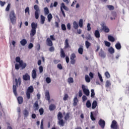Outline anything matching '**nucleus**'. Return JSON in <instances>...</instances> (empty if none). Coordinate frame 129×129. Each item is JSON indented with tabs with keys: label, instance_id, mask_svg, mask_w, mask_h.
Returning a JSON list of instances; mask_svg holds the SVG:
<instances>
[{
	"label": "nucleus",
	"instance_id": "3",
	"mask_svg": "<svg viewBox=\"0 0 129 129\" xmlns=\"http://www.w3.org/2000/svg\"><path fill=\"white\" fill-rule=\"evenodd\" d=\"M9 17L12 25H15L17 23V17L15 11L11 10L9 12Z\"/></svg>",
	"mask_w": 129,
	"mask_h": 129
},
{
	"label": "nucleus",
	"instance_id": "46",
	"mask_svg": "<svg viewBox=\"0 0 129 129\" xmlns=\"http://www.w3.org/2000/svg\"><path fill=\"white\" fill-rule=\"evenodd\" d=\"M68 81L69 83H73L74 82V80H73V78L70 77L68 79Z\"/></svg>",
	"mask_w": 129,
	"mask_h": 129
},
{
	"label": "nucleus",
	"instance_id": "40",
	"mask_svg": "<svg viewBox=\"0 0 129 129\" xmlns=\"http://www.w3.org/2000/svg\"><path fill=\"white\" fill-rule=\"evenodd\" d=\"M107 8H108L109 11H113L114 10V7L112 5H107Z\"/></svg>",
	"mask_w": 129,
	"mask_h": 129
},
{
	"label": "nucleus",
	"instance_id": "24",
	"mask_svg": "<svg viewBox=\"0 0 129 129\" xmlns=\"http://www.w3.org/2000/svg\"><path fill=\"white\" fill-rule=\"evenodd\" d=\"M20 44L22 46H26L27 44V40L23 39L20 41Z\"/></svg>",
	"mask_w": 129,
	"mask_h": 129
},
{
	"label": "nucleus",
	"instance_id": "4",
	"mask_svg": "<svg viewBox=\"0 0 129 129\" xmlns=\"http://www.w3.org/2000/svg\"><path fill=\"white\" fill-rule=\"evenodd\" d=\"M63 115L61 112H59L57 114V119H58V123L61 126H64L65 125V122L63 120Z\"/></svg>",
	"mask_w": 129,
	"mask_h": 129
},
{
	"label": "nucleus",
	"instance_id": "20",
	"mask_svg": "<svg viewBox=\"0 0 129 129\" xmlns=\"http://www.w3.org/2000/svg\"><path fill=\"white\" fill-rule=\"evenodd\" d=\"M13 92H14L15 96H18V93H17V86L13 85Z\"/></svg>",
	"mask_w": 129,
	"mask_h": 129
},
{
	"label": "nucleus",
	"instance_id": "19",
	"mask_svg": "<svg viewBox=\"0 0 129 129\" xmlns=\"http://www.w3.org/2000/svg\"><path fill=\"white\" fill-rule=\"evenodd\" d=\"M45 98L46 100L50 101V93H49V91L45 92Z\"/></svg>",
	"mask_w": 129,
	"mask_h": 129
},
{
	"label": "nucleus",
	"instance_id": "11",
	"mask_svg": "<svg viewBox=\"0 0 129 129\" xmlns=\"http://www.w3.org/2000/svg\"><path fill=\"white\" fill-rule=\"evenodd\" d=\"M31 76L33 79L37 78V69H34L31 73Z\"/></svg>",
	"mask_w": 129,
	"mask_h": 129
},
{
	"label": "nucleus",
	"instance_id": "33",
	"mask_svg": "<svg viewBox=\"0 0 129 129\" xmlns=\"http://www.w3.org/2000/svg\"><path fill=\"white\" fill-rule=\"evenodd\" d=\"M85 46L87 49H88L90 46H91V43L89 42L88 40L85 41Z\"/></svg>",
	"mask_w": 129,
	"mask_h": 129
},
{
	"label": "nucleus",
	"instance_id": "51",
	"mask_svg": "<svg viewBox=\"0 0 129 129\" xmlns=\"http://www.w3.org/2000/svg\"><path fill=\"white\" fill-rule=\"evenodd\" d=\"M61 30L62 31H66V25L64 24H62L61 25Z\"/></svg>",
	"mask_w": 129,
	"mask_h": 129
},
{
	"label": "nucleus",
	"instance_id": "22",
	"mask_svg": "<svg viewBox=\"0 0 129 129\" xmlns=\"http://www.w3.org/2000/svg\"><path fill=\"white\" fill-rule=\"evenodd\" d=\"M96 106H97V101L94 100L93 101L92 104V109H94Z\"/></svg>",
	"mask_w": 129,
	"mask_h": 129
},
{
	"label": "nucleus",
	"instance_id": "12",
	"mask_svg": "<svg viewBox=\"0 0 129 129\" xmlns=\"http://www.w3.org/2000/svg\"><path fill=\"white\" fill-rule=\"evenodd\" d=\"M98 124L100 125L102 128H104V126H105V121L102 119H100L98 122Z\"/></svg>",
	"mask_w": 129,
	"mask_h": 129
},
{
	"label": "nucleus",
	"instance_id": "16",
	"mask_svg": "<svg viewBox=\"0 0 129 129\" xmlns=\"http://www.w3.org/2000/svg\"><path fill=\"white\" fill-rule=\"evenodd\" d=\"M30 76L28 74H25L23 76V79L25 81H27L28 80H30Z\"/></svg>",
	"mask_w": 129,
	"mask_h": 129
},
{
	"label": "nucleus",
	"instance_id": "58",
	"mask_svg": "<svg viewBox=\"0 0 129 129\" xmlns=\"http://www.w3.org/2000/svg\"><path fill=\"white\" fill-rule=\"evenodd\" d=\"M86 40H89V41H91L92 40V38H91V35L90 34H89L88 36L86 37Z\"/></svg>",
	"mask_w": 129,
	"mask_h": 129
},
{
	"label": "nucleus",
	"instance_id": "64",
	"mask_svg": "<svg viewBox=\"0 0 129 129\" xmlns=\"http://www.w3.org/2000/svg\"><path fill=\"white\" fill-rule=\"evenodd\" d=\"M67 98H68V94H66L63 97V100H67Z\"/></svg>",
	"mask_w": 129,
	"mask_h": 129
},
{
	"label": "nucleus",
	"instance_id": "63",
	"mask_svg": "<svg viewBox=\"0 0 129 129\" xmlns=\"http://www.w3.org/2000/svg\"><path fill=\"white\" fill-rule=\"evenodd\" d=\"M89 75L91 79H92V78H93V77H94V74H93V73H92V72H90V73L89 74Z\"/></svg>",
	"mask_w": 129,
	"mask_h": 129
},
{
	"label": "nucleus",
	"instance_id": "17",
	"mask_svg": "<svg viewBox=\"0 0 129 129\" xmlns=\"http://www.w3.org/2000/svg\"><path fill=\"white\" fill-rule=\"evenodd\" d=\"M17 100L18 101V103L19 104H22L23 102H24V99L23 98V97L22 96H19L17 98Z\"/></svg>",
	"mask_w": 129,
	"mask_h": 129
},
{
	"label": "nucleus",
	"instance_id": "48",
	"mask_svg": "<svg viewBox=\"0 0 129 129\" xmlns=\"http://www.w3.org/2000/svg\"><path fill=\"white\" fill-rule=\"evenodd\" d=\"M39 112L40 115H43L44 113V109H43V108H41L40 109H39Z\"/></svg>",
	"mask_w": 129,
	"mask_h": 129
},
{
	"label": "nucleus",
	"instance_id": "37",
	"mask_svg": "<svg viewBox=\"0 0 129 129\" xmlns=\"http://www.w3.org/2000/svg\"><path fill=\"white\" fill-rule=\"evenodd\" d=\"M44 12L45 15H49V9L47 7H45L44 8Z\"/></svg>",
	"mask_w": 129,
	"mask_h": 129
},
{
	"label": "nucleus",
	"instance_id": "62",
	"mask_svg": "<svg viewBox=\"0 0 129 129\" xmlns=\"http://www.w3.org/2000/svg\"><path fill=\"white\" fill-rule=\"evenodd\" d=\"M33 47H34V44H33V43H29V44L28 45V48L32 49V48H33Z\"/></svg>",
	"mask_w": 129,
	"mask_h": 129
},
{
	"label": "nucleus",
	"instance_id": "57",
	"mask_svg": "<svg viewBox=\"0 0 129 129\" xmlns=\"http://www.w3.org/2000/svg\"><path fill=\"white\" fill-rule=\"evenodd\" d=\"M49 51L50 52H54L55 51V48H54L53 46H50V47L49 48Z\"/></svg>",
	"mask_w": 129,
	"mask_h": 129
},
{
	"label": "nucleus",
	"instance_id": "43",
	"mask_svg": "<svg viewBox=\"0 0 129 129\" xmlns=\"http://www.w3.org/2000/svg\"><path fill=\"white\" fill-rule=\"evenodd\" d=\"M108 51L109 52L110 54H113V53H114V49L112 47H110L109 48Z\"/></svg>",
	"mask_w": 129,
	"mask_h": 129
},
{
	"label": "nucleus",
	"instance_id": "2",
	"mask_svg": "<svg viewBox=\"0 0 129 129\" xmlns=\"http://www.w3.org/2000/svg\"><path fill=\"white\" fill-rule=\"evenodd\" d=\"M37 27H38V24L33 22L31 24V30L30 31V37H31V42H32V40H34V38H33V37H34L35 36V35H36V28H37Z\"/></svg>",
	"mask_w": 129,
	"mask_h": 129
},
{
	"label": "nucleus",
	"instance_id": "32",
	"mask_svg": "<svg viewBox=\"0 0 129 129\" xmlns=\"http://www.w3.org/2000/svg\"><path fill=\"white\" fill-rule=\"evenodd\" d=\"M34 106L35 107V110H38L39 109V102H38V101H35Z\"/></svg>",
	"mask_w": 129,
	"mask_h": 129
},
{
	"label": "nucleus",
	"instance_id": "61",
	"mask_svg": "<svg viewBox=\"0 0 129 129\" xmlns=\"http://www.w3.org/2000/svg\"><path fill=\"white\" fill-rule=\"evenodd\" d=\"M50 39H51V41H55L56 40V39L54 37V35H50Z\"/></svg>",
	"mask_w": 129,
	"mask_h": 129
},
{
	"label": "nucleus",
	"instance_id": "55",
	"mask_svg": "<svg viewBox=\"0 0 129 129\" xmlns=\"http://www.w3.org/2000/svg\"><path fill=\"white\" fill-rule=\"evenodd\" d=\"M38 69L39 70V73H43V70L42 66H39Z\"/></svg>",
	"mask_w": 129,
	"mask_h": 129
},
{
	"label": "nucleus",
	"instance_id": "27",
	"mask_svg": "<svg viewBox=\"0 0 129 129\" xmlns=\"http://www.w3.org/2000/svg\"><path fill=\"white\" fill-rule=\"evenodd\" d=\"M108 39L109 40V41H110V42H114V41H115V39H114V37H113V36H111V35H108Z\"/></svg>",
	"mask_w": 129,
	"mask_h": 129
},
{
	"label": "nucleus",
	"instance_id": "56",
	"mask_svg": "<svg viewBox=\"0 0 129 129\" xmlns=\"http://www.w3.org/2000/svg\"><path fill=\"white\" fill-rule=\"evenodd\" d=\"M57 67L58 69H59V70H62V69H63V67H62V64H61V63H58Z\"/></svg>",
	"mask_w": 129,
	"mask_h": 129
},
{
	"label": "nucleus",
	"instance_id": "41",
	"mask_svg": "<svg viewBox=\"0 0 129 129\" xmlns=\"http://www.w3.org/2000/svg\"><path fill=\"white\" fill-rule=\"evenodd\" d=\"M85 80L87 83H89V82H90V78H89V76L87 75L85 76Z\"/></svg>",
	"mask_w": 129,
	"mask_h": 129
},
{
	"label": "nucleus",
	"instance_id": "14",
	"mask_svg": "<svg viewBox=\"0 0 129 129\" xmlns=\"http://www.w3.org/2000/svg\"><path fill=\"white\" fill-rule=\"evenodd\" d=\"M15 83L16 85V86H18V85H21L22 84V79L21 78H19L18 80L17 79H15Z\"/></svg>",
	"mask_w": 129,
	"mask_h": 129
},
{
	"label": "nucleus",
	"instance_id": "45",
	"mask_svg": "<svg viewBox=\"0 0 129 129\" xmlns=\"http://www.w3.org/2000/svg\"><path fill=\"white\" fill-rule=\"evenodd\" d=\"M11 9V4L9 3L6 8V11L9 12Z\"/></svg>",
	"mask_w": 129,
	"mask_h": 129
},
{
	"label": "nucleus",
	"instance_id": "52",
	"mask_svg": "<svg viewBox=\"0 0 129 129\" xmlns=\"http://www.w3.org/2000/svg\"><path fill=\"white\" fill-rule=\"evenodd\" d=\"M45 81L48 84H49V83H51V78L49 77L46 78L45 79Z\"/></svg>",
	"mask_w": 129,
	"mask_h": 129
},
{
	"label": "nucleus",
	"instance_id": "8",
	"mask_svg": "<svg viewBox=\"0 0 129 129\" xmlns=\"http://www.w3.org/2000/svg\"><path fill=\"white\" fill-rule=\"evenodd\" d=\"M71 64L74 65L76 63V54L73 53L70 56Z\"/></svg>",
	"mask_w": 129,
	"mask_h": 129
},
{
	"label": "nucleus",
	"instance_id": "18",
	"mask_svg": "<svg viewBox=\"0 0 129 129\" xmlns=\"http://www.w3.org/2000/svg\"><path fill=\"white\" fill-rule=\"evenodd\" d=\"M60 57L61 58H65L66 57V54H65V52L62 48H60Z\"/></svg>",
	"mask_w": 129,
	"mask_h": 129
},
{
	"label": "nucleus",
	"instance_id": "44",
	"mask_svg": "<svg viewBox=\"0 0 129 129\" xmlns=\"http://www.w3.org/2000/svg\"><path fill=\"white\" fill-rule=\"evenodd\" d=\"M91 97H92V98H94V95H95V93H94V90H91Z\"/></svg>",
	"mask_w": 129,
	"mask_h": 129
},
{
	"label": "nucleus",
	"instance_id": "36",
	"mask_svg": "<svg viewBox=\"0 0 129 129\" xmlns=\"http://www.w3.org/2000/svg\"><path fill=\"white\" fill-rule=\"evenodd\" d=\"M69 118H70V112H68L64 116V119L65 120H68Z\"/></svg>",
	"mask_w": 129,
	"mask_h": 129
},
{
	"label": "nucleus",
	"instance_id": "5",
	"mask_svg": "<svg viewBox=\"0 0 129 129\" xmlns=\"http://www.w3.org/2000/svg\"><path fill=\"white\" fill-rule=\"evenodd\" d=\"M33 92L34 87H33V86H30L28 87L26 91V96L28 99H30L31 98V93H33Z\"/></svg>",
	"mask_w": 129,
	"mask_h": 129
},
{
	"label": "nucleus",
	"instance_id": "47",
	"mask_svg": "<svg viewBox=\"0 0 129 129\" xmlns=\"http://www.w3.org/2000/svg\"><path fill=\"white\" fill-rule=\"evenodd\" d=\"M105 76L108 79V78H110V74H109V73L108 72H106L105 73Z\"/></svg>",
	"mask_w": 129,
	"mask_h": 129
},
{
	"label": "nucleus",
	"instance_id": "31",
	"mask_svg": "<svg viewBox=\"0 0 129 129\" xmlns=\"http://www.w3.org/2000/svg\"><path fill=\"white\" fill-rule=\"evenodd\" d=\"M111 85V83H110V81L109 80H107L106 82V84H105V87H106V88H108V87H109V86H110Z\"/></svg>",
	"mask_w": 129,
	"mask_h": 129
},
{
	"label": "nucleus",
	"instance_id": "30",
	"mask_svg": "<svg viewBox=\"0 0 129 129\" xmlns=\"http://www.w3.org/2000/svg\"><path fill=\"white\" fill-rule=\"evenodd\" d=\"M56 109V106L54 104H51L49 107V110L53 111L54 109Z\"/></svg>",
	"mask_w": 129,
	"mask_h": 129
},
{
	"label": "nucleus",
	"instance_id": "26",
	"mask_svg": "<svg viewBox=\"0 0 129 129\" xmlns=\"http://www.w3.org/2000/svg\"><path fill=\"white\" fill-rule=\"evenodd\" d=\"M115 47L117 50H120L121 49V45H120V43L119 42H117L115 45Z\"/></svg>",
	"mask_w": 129,
	"mask_h": 129
},
{
	"label": "nucleus",
	"instance_id": "34",
	"mask_svg": "<svg viewBox=\"0 0 129 129\" xmlns=\"http://www.w3.org/2000/svg\"><path fill=\"white\" fill-rule=\"evenodd\" d=\"M23 114L24 115L25 117H27V116L29 115V111H28V110L25 109L23 111Z\"/></svg>",
	"mask_w": 129,
	"mask_h": 129
},
{
	"label": "nucleus",
	"instance_id": "49",
	"mask_svg": "<svg viewBox=\"0 0 129 129\" xmlns=\"http://www.w3.org/2000/svg\"><path fill=\"white\" fill-rule=\"evenodd\" d=\"M36 49H37V51H40L41 49V45H40V44L37 43L36 44Z\"/></svg>",
	"mask_w": 129,
	"mask_h": 129
},
{
	"label": "nucleus",
	"instance_id": "6",
	"mask_svg": "<svg viewBox=\"0 0 129 129\" xmlns=\"http://www.w3.org/2000/svg\"><path fill=\"white\" fill-rule=\"evenodd\" d=\"M34 9L35 10L34 12L35 18L36 20L39 19V14H40V8H39V6L35 5L34 6Z\"/></svg>",
	"mask_w": 129,
	"mask_h": 129
},
{
	"label": "nucleus",
	"instance_id": "29",
	"mask_svg": "<svg viewBox=\"0 0 129 129\" xmlns=\"http://www.w3.org/2000/svg\"><path fill=\"white\" fill-rule=\"evenodd\" d=\"M47 19H48V22H49V23H50V22H51V20H52L53 19V16L52 15V14L51 13H49L48 14Z\"/></svg>",
	"mask_w": 129,
	"mask_h": 129
},
{
	"label": "nucleus",
	"instance_id": "38",
	"mask_svg": "<svg viewBox=\"0 0 129 129\" xmlns=\"http://www.w3.org/2000/svg\"><path fill=\"white\" fill-rule=\"evenodd\" d=\"M77 102H78V99H77V97H75L74 99L73 105L76 106V105H77Z\"/></svg>",
	"mask_w": 129,
	"mask_h": 129
},
{
	"label": "nucleus",
	"instance_id": "25",
	"mask_svg": "<svg viewBox=\"0 0 129 129\" xmlns=\"http://www.w3.org/2000/svg\"><path fill=\"white\" fill-rule=\"evenodd\" d=\"M94 35L96 38H100V33H99V31L98 30H96L95 31Z\"/></svg>",
	"mask_w": 129,
	"mask_h": 129
},
{
	"label": "nucleus",
	"instance_id": "28",
	"mask_svg": "<svg viewBox=\"0 0 129 129\" xmlns=\"http://www.w3.org/2000/svg\"><path fill=\"white\" fill-rule=\"evenodd\" d=\"M40 18V23L43 25L45 23V16L41 15Z\"/></svg>",
	"mask_w": 129,
	"mask_h": 129
},
{
	"label": "nucleus",
	"instance_id": "35",
	"mask_svg": "<svg viewBox=\"0 0 129 129\" xmlns=\"http://www.w3.org/2000/svg\"><path fill=\"white\" fill-rule=\"evenodd\" d=\"M79 26L80 28L83 27V19H80L79 21Z\"/></svg>",
	"mask_w": 129,
	"mask_h": 129
},
{
	"label": "nucleus",
	"instance_id": "13",
	"mask_svg": "<svg viewBox=\"0 0 129 129\" xmlns=\"http://www.w3.org/2000/svg\"><path fill=\"white\" fill-rule=\"evenodd\" d=\"M46 45L49 47H52V46H53V41L51 40L50 38H47L46 39Z\"/></svg>",
	"mask_w": 129,
	"mask_h": 129
},
{
	"label": "nucleus",
	"instance_id": "54",
	"mask_svg": "<svg viewBox=\"0 0 129 129\" xmlns=\"http://www.w3.org/2000/svg\"><path fill=\"white\" fill-rule=\"evenodd\" d=\"M91 119L93 121H94V120H95L96 119L95 118V117H94V116L93 115V112H91Z\"/></svg>",
	"mask_w": 129,
	"mask_h": 129
},
{
	"label": "nucleus",
	"instance_id": "53",
	"mask_svg": "<svg viewBox=\"0 0 129 129\" xmlns=\"http://www.w3.org/2000/svg\"><path fill=\"white\" fill-rule=\"evenodd\" d=\"M25 14L28 13V15H30V8L27 7L25 10Z\"/></svg>",
	"mask_w": 129,
	"mask_h": 129
},
{
	"label": "nucleus",
	"instance_id": "23",
	"mask_svg": "<svg viewBox=\"0 0 129 129\" xmlns=\"http://www.w3.org/2000/svg\"><path fill=\"white\" fill-rule=\"evenodd\" d=\"M73 27L75 30H77L79 28V25H78V23L76 21L73 22Z\"/></svg>",
	"mask_w": 129,
	"mask_h": 129
},
{
	"label": "nucleus",
	"instance_id": "39",
	"mask_svg": "<svg viewBox=\"0 0 129 129\" xmlns=\"http://www.w3.org/2000/svg\"><path fill=\"white\" fill-rule=\"evenodd\" d=\"M86 105L88 108L91 107V103L90 102V101L89 100L87 101Z\"/></svg>",
	"mask_w": 129,
	"mask_h": 129
},
{
	"label": "nucleus",
	"instance_id": "60",
	"mask_svg": "<svg viewBox=\"0 0 129 129\" xmlns=\"http://www.w3.org/2000/svg\"><path fill=\"white\" fill-rule=\"evenodd\" d=\"M105 45L106 47H110V42L108 41H105Z\"/></svg>",
	"mask_w": 129,
	"mask_h": 129
},
{
	"label": "nucleus",
	"instance_id": "15",
	"mask_svg": "<svg viewBox=\"0 0 129 129\" xmlns=\"http://www.w3.org/2000/svg\"><path fill=\"white\" fill-rule=\"evenodd\" d=\"M64 48L65 49L70 48V45H69V40L68 39H66L64 41Z\"/></svg>",
	"mask_w": 129,
	"mask_h": 129
},
{
	"label": "nucleus",
	"instance_id": "59",
	"mask_svg": "<svg viewBox=\"0 0 129 129\" xmlns=\"http://www.w3.org/2000/svg\"><path fill=\"white\" fill-rule=\"evenodd\" d=\"M87 28V31H88V32H89V31H91V27H90V23H88Z\"/></svg>",
	"mask_w": 129,
	"mask_h": 129
},
{
	"label": "nucleus",
	"instance_id": "9",
	"mask_svg": "<svg viewBox=\"0 0 129 129\" xmlns=\"http://www.w3.org/2000/svg\"><path fill=\"white\" fill-rule=\"evenodd\" d=\"M82 88L83 89V91L84 94H85V95H86L87 96H89V94L90 93V92H89V90L85 88V86L84 85H82Z\"/></svg>",
	"mask_w": 129,
	"mask_h": 129
},
{
	"label": "nucleus",
	"instance_id": "7",
	"mask_svg": "<svg viewBox=\"0 0 129 129\" xmlns=\"http://www.w3.org/2000/svg\"><path fill=\"white\" fill-rule=\"evenodd\" d=\"M101 27H102V31H103L105 33H109V28L106 26L105 23H102L101 24Z\"/></svg>",
	"mask_w": 129,
	"mask_h": 129
},
{
	"label": "nucleus",
	"instance_id": "21",
	"mask_svg": "<svg viewBox=\"0 0 129 129\" xmlns=\"http://www.w3.org/2000/svg\"><path fill=\"white\" fill-rule=\"evenodd\" d=\"M78 53L81 55H82V54H83V46L81 45L80 46V47L79 48Z\"/></svg>",
	"mask_w": 129,
	"mask_h": 129
},
{
	"label": "nucleus",
	"instance_id": "42",
	"mask_svg": "<svg viewBox=\"0 0 129 129\" xmlns=\"http://www.w3.org/2000/svg\"><path fill=\"white\" fill-rule=\"evenodd\" d=\"M99 56H100V57H101L102 58H105V54H104L103 51H101L100 52H99Z\"/></svg>",
	"mask_w": 129,
	"mask_h": 129
},
{
	"label": "nucleus",
	"instance_id": "1",
	"mask_svg": "<svg viewBox=\"0 0 129 129\" xmlns=\"http://www.w3.org/2000/svg\"><path fill=\"white\" fill-rule=\"evenodd\" d=\"M16 62H17V63H19V64H15L16 70H19L20 68H21L22 69H25V68L27 67V63H24L23 60H21V57H20V56L16 57Z\"/></svg>",
	"mask_w": 129,
	"mask_h": 129
},
{
	"label": "nucleus",
	"instance_id": "10",
	"mask_svg": "<svg viewBox=\"0 0 129 129\" xmlns=\"http://www.w3.org/2000/svg\"><path fill=\"white\" fill-rule=\"evenodd\" d=\"M117 127H118L117 122H116L115 120H113L112 121V123L111 124V128L117 129Z\"/></svg>",
	"mask_w": 129,
	"mask_h": 129
},
{
	"label": "nucleus",
	"instance_id": "50",
	"mask_svg": "<svg viewBox=\"0 0 129 129\" xmlns=\"http://www.w3.org/2000/svg\"><path fill=\"white\" fill-rule=\"evenodd\" d=\"M40 129H44V119H42L40 124Z\"/></svg>",
	"mask_w": 129,
	"mask_h": 129
}]
</instances>
